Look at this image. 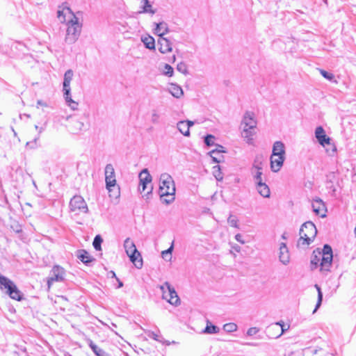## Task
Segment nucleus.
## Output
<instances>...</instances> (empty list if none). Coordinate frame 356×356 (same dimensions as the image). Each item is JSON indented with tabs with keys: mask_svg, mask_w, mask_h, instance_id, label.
<instances>
[{
	"mask_svg": "<svg viewBox=\"0 0 356 356\" xmlns=\"http://www.w3.org/2000/svg\"><path fill=\"white\" fill-rule=\"evenodd\" d=\"M35 128L36 130H38V135L39 136L44 129L43 127H39L38 125H35Z\"/></svg>",
	"mask_w": 356,
	"mask_h": 356,
	"instance_id": "nucleus-51",
	"label": "nucleus"
},
{
	"mask_svg": "<svg viewBox=\"0 0 356 356\" xmlns=\"http://www.w3.org/2000/svg\"><path fill=\"white\" fill-rule=\"evenodd\" d=\"M219 147L220 149H216L209 152L213 161L216 163H220L223 159V156L222 155V153L224 152V150L222 149L223 147L222 146H219Z\"/></svg>",
	"mask_w": 356,
	"mask_h": 356,
	"instance_id": "nucleus-26",
	"label": "nucleus"
},
{
	"mask_svg": "<svg viewBox=\"0 0 356 356\" xmlns=\"http://www.w3.org/2000/svg\"><path fill=\"white\" fill-rule=\"evenodd\" d=\"M103 240L100 235H97L93 241L92 245L94 248L96 250H101V244L102 243Z\"/></svg>",
	"mask_w": 356,
	"mask_h": 356,
	"instance_id": "nucleus-39",
	"label": "nucleus"
},
{
	"mask_svg": "<svg viewBox=\"0 0 356 356\" xmlns=\"http://www.w3.org/2000/svg\"><path fill=\"white\" fill-rule=\"evenodd\" d=\"M173 250V243L170 245V247L165 250L162 251L161 256L163 259L166 261H170L172 259V252Z\"/></svg>",
	"mask_w": 356,
	"mask_h": 356,
	"instance_id": "nucleus-35",
	"label": "nucleus"
},
{
	"mask_svg": "<svg viewBox=\"0 0 356 356\" xmlns=\"http://www.w3.org/2000/svg\"><path fill=\"white\" fill-rule=\"evenodd\" d=\"M177 70L179 72H181V73H182V74H184L185 75L188 74V67H187L186 64L185 63H184V62H181V63L177 64Z\"/></svg>",
	"mask_w": 356,
	"mask_h": 356,
	"instance_id": "nucleus-40",
	"label": "nucleus"
},
{
	"mask_svg": "<svg viewBox=\"0 0 356 356\" xmlns=\"http://www.w3.org/2000/svg\"><path fill=\"white\" fill-rule=\"evenodd\" d=\"M320 74L326 79L333 81L334 83H337V80L334 79V75L332 73L328 72L324 70L319 69Z\"/></svg>",
	"mask_w": 356,
	"mask_h": 356,
	"instance_id": "nucleus-34",
	"label": "nucleus"
},
{
	"mask_svg": "<svg viewBox=\"0 0 356 356\" xmlns=\"http://www.w3.org/2000/svg\"><path fill=\"white\" fill-rule=\"evenodd\" d=\"M176 60V56L175 55H173L172 57V63H175Z\"/></svg>",
	"mask_w": 356,
	"mask_h": 356,
	"instance_id": "nucleus-58",
	"label": "nucleus"
},
{
	"mask_svg": "<svg viewBox=\"0 0 356 356\" xmlns=\"http://www.w3.org/2000/svg\"><path fill=\"white\" fill-rule=\"evenodd\" d=\"M257 127V120L254 114L250 111H246L243 117L241 127L242 129L241 135L247 143H253V136L255 134L254 129Z\"/></svg>",
	"mask_w": 356,
	"mask_h": 356,
	"instance_id": "nucleus-3",
	"label": "nucleus"
},
{
	"mask_svg": "<svg viewBox=\"0 0 356 356\" xmlns=\"http://www.w3.org/2000/svg\"><path fill=\"white\" fill-rule=\"evenodd\" d=\"M110 273L111 274L112 277L118 278V277H116L115 273L113 271H111V272H110Z\"/></svg>",
	"mask_w": 356,
	"mask_h": 356,
	"instance_id": "nucleus-57",
	"label": "nucleus"
},
{
	"mask_svg": "<svg viewBox=\"0 0 356 356\" xmlns=\"http://www.w3.org/2000/svg\"><path fill=\"white\" fill-rule=\"evenodd\" d=\"M284 356H291V355H284Z\"/></svg>",
	"mask_w": 356,
	"mask_h": 356,
	"instance_id": "nucleus-64",
	"label": "nucleus"
},
{
	"mask_svg": "<svg viewBox=\"0 0 356 356\" xmlns=\"http://www.w3.org/2000/svg\"><path fill=\"white\" fill-rule=\"evenodd\" d=\"M213 175L218 181H221L223 179L222 173L218 165L213 167Z\"/></svg>",
	"mask_w": 356,
	"mask_h": 356,
	"instance_id": "nucleus-36",
	"label": "nucleus"
},
{
	"mask_svg": "<svg viewBox=\"0 0 356 356\" xmlns=\"http://www.w3.org/2000/svg\"><path fill=\"white\" fill-rule=\"evenodd\" d=\"M160 115L156 109H153L151 113V122L153 124H158L159 122Z\"/></svg>",
	"mask_w": 356,
	"mask_h": 356,
	"instance_id": "nucleus-41",
	"label": "nucleus"
},
{
	"mask_svg": "<svg viewBox=\"0 0 356 356\" xmlns=\"http://www.w3.org/2000/svg\"><path fill=\"white\" fill-rule=\"evenodd\" d=\"M257 192L264 197H269L270 191L268 186L263 181L255 184Z\"/></svg>",
	"mask_w": 356,
	"mask_h": 356,
	"instance_id": "nucleus-20",
	"label": "nucleus"
},
{
	"mask_svg": "<svg viewBox=\"0 0 356 356\" xmlns=\"http://www.w3.org/2000/svg\"><path fill=\"white\" fill-rule=\"evenodd\" d=\"M140 4L141 10H140L139 13H149L151 15H154L156 13V10L152 9V6L149 1V0H139Z\"/></svg>",
	"mask_w": 356,
	"mask_h": 356,
	"instance_id": "nucleus-24",
	"label": "nucleus"
},
{
	"mask_svg": "<svg viewBox=\"0 0 356 356\" xmlns=\"http://www.w3.org/2000/svg\"><path fill=\"white\" fill-rule=\"evenodd\" d=\"M232 248L237 252H239L241 251V247L238 245H233Z\"/></svg>",
	"mask_w": 356,
	"mask_h": 356,
	"instance_id": "nucleus-52",
	"label": "nucleus"
},
{
	"mask_svg": "<svg viewBox=\"0 0 356 356\" xmlns=\"http://www.w3.org/2000/svg\"><path fill=\"white\" fill-rule=\"evenodd\" d=\"M88 344L96 356H111L109 354L106 353L104 350L99 348L95 343H93V341L91 339L88 340Z\"/></svg>",
	"mask_w": 356,
	"mask_h": 356,
	"instance_id": "nucleus-28",
	"label": "nucleus"
},
{
	"mask_svg": "<svg viewBox=\"0 0 356 356\" xmlns=\"http://www.w3.org/2000/svg\"><path fill=\"white\" fill-rule=\"evenodd\" d=\"M165 286H166V289H168V295H170L168 302L175 306L180 305V299L175 288L168 282H165Z\"/></svg>",
	"mask_w": 356,
	"mask_h": 356,
	"instance_id": "nucleus-18",
	"label": "nucleus"
},
{
	"mask_svg": "<svg viewBox=\"0 0 356 356\" xmlns=\"http://www.w3.org/2000/svg\"><path fill=\"white\" fill-rule=\"evenodd\" d=\"M185 122H186L187 123V124L188 125V128H189V129H190V127H191V126H193V125L194 124V122H193V121H191V120H186Z\"/></svg>",
	"mask_w": 356,
	"mask_h": 356,
	"instance_id": "nucleus-54",
	"label": "nucleus"
},
{
	"mask_svg": "<svg viewBox=\"0 0 356 356\" xmlns=\"http://www.w3.org/2000/svg\"><path fill=\"white\" fill-rule=\"evenodd\" d=\"M315 287L318 291V301H317L316 307H315L313 313H315L316 312V310L318 309V307L321 306L322 300H323V293H322L320 286L316 284Z\"/></svg>",
	"mask_w": 356,
	"mask_h": 356,
	"instance_id": "nucleus-37",
	"label": "nucleus"
},
{
	"mask_svg": "<svg viewBox=\"0 0 356 356\" xmlns=\"http://www.w3.org/2000/svg\"><path fill=\"white\" fill-rule=\"evenodd\" d=\"M279 259L284 265H287L290 261V254L286 244L282 242L279 248Z\"/></svg>",
	"mask_w": 356,
	"mask_h": 356,
	"instance_id": "nucleus-16",
	"label": "nucleus"
},
{
	"mask_svg": "<svg viewBox=\"0 0 356 356\" xmlns=\"http://www.w3.org/2000/svg\"><path fill=\"white\" fill-rule=\"evenodd\" d=\"M65 277V270L58 265L54 266L51 272L50 277L47 280V284L49 287L54 282H63Z\"/></svg>",
	"mask_w": 356,
	"mask_h": 356,
	"instance_id": "nucleus-11",
	"label": "nucleus"
},
{
	"mask_svg": "<svg viewBox=\"0 0 356 356\" xmlns=\"http://www.w3.org/2000/svg\"><path fill=\"white\" fill-rule=\"evenodd\" d=\"M106 189L108 191L109 196L112 198L117 199L120 195V186L115 184L114 186L106 188Z\"/></svg>",
	"mask_w": 356,
	"mask_h": 356,
	"instance_id": "nucleus-31",
	"label": "nucleus"
},
{
	"mask_svg": "<svg viewBox=\"0 0 356 356\" xmlns=\"http://www.w3.org/2000/svg\"><path fill=\"white\" fill-rule=\"evenodd\" d=\"M286 156H270V168L273 172H277L280 170L285 161Z\"/></svg>",
	"mask_w": 356,
	"mask_h": 356,
	"instance_id": "nucleus-17",
	"label": "nucleus"
},
{
	"mask_svg": "<svg viewBox=\"0 0 356 356\" xmlns=\"http://www.w3.org/2000/svg\"><path fill=\"white\" fill-rule=\"evenodd\" d=\"M156 337H157V335H155L154 339L156 340H158Z\"/></svg>",
	"mask_w": 356,
	"mask_h": 356,
	"instance_id": "nucleus-62",
	"label": "nucleus"
},
{
	"mask_svg": "<svg viewBox=\"0 0 356 356\" xmlns=\"http://www.w3.org/2000/svg\"><path fill=\"white\" fill-rule=\"evenodd\" d=\"M70 209L75 214L86 213L88 211L87 204L80 195H74L70 202Z\"/></svg>",
	"mask_w": 356,
	"mask_h": 356,
	"instance_id": "nucleus-9",
	"label": "nucleus"
},
{
	"mask_svg": "<svg viewBox=\"0 0 356 356\" xmlns=\"http://www.w3.org/2000/svg\"><path fill=\"white\" fill-rule=\"evenodd\" d=\"M57 17L61 23L67 26L65 42L70 44L75 43L81 35L82 23L72 10L64 4L59 6Z\"/></svg>",
	"mask_w": 356,
	"mask_h": 356,
	"instance_id": "nucleus-1",
	"label": "nucleus"
},
{
	"mask_svg": "<svg viewBox=\"0 0 356 356\" xmlns=\"http://www.w3.org/2000/svg\"><path fill=\"white\" fill-rule=\"evenodd\" d=\"M315 136L318 142L322 145H330L331 142L330 138L327 136L325 131L322 127H318L315 130Z\"/></svg>",
	"mask_w": 356,
	"mask_h": 356,
	"instance_id": "nucleus-14",
	"label": "nucleus"
},
{
	"mask_svg": "<svg viewBox=\"0 0 356 356\" xmlns=\"http://www.w3.org/2000/svg\"><path fill=\"white\" fill-rule=\"evenodd\" d=\"M141 41L147 49L150 50L155 49V40L153 37L150 35L143 36L141 38Z\"/></svg>",
	"mask_w": 356,
	"mask_h": 356,
	"instance_id": "nucleus-29",
	"label": "nucleus"
},
{
	"mask_svg": "<svg viewBox=\"0 0 356 356\" xmlns=\"http://www.w3.org/2000/svg\"><path fill=\"white\" fill-rule=\"evenodd\" d=\"M223 330L226 332H233L237 330V325L234 323H228L223 325Z\"/></svg>",
	"mask_w": 356,
	"mask_h": 356,
	"instance_id": "nucleus-38",
	"label": "nucleus"
},
{
	"mask_svg": "<svg viewBox=\"0 0 356 356\" xmlns=\"http://www.w3.org/2000/svg\"><path fill=\"white\" fill-rule=\"evenodd\" d=\"M323 257L322 262L320 264V270L324 274H327L330 271L332 265L333 254L331 246L326 244L323 246V252H321Z\"/></svg>",
	"mask_w": 356,
	"mask_h": 356,
	"instance_id": "nucleus-8",
	"label": "nucleus"
},
{
	"mask_svg": "<svg viewBox=\"0 0 356 356\" xmlns=\"http://www.w3.org/2000/svg\"><path fill=\"white\" fill-rule=\"evenodd\" d=\"M227 222L230 226L238 228V219L236 216L230 215L227 219Z\"/></svg>",
	"mask_w": 356,
	"mask_h": 356,
	"instance_id": "nucleus-42",
	"label": "nucleus"
},
{
	"mask_svg": "<svg viewBox=\"0 0 356 356\" xmlns=\"http://www.w3.org/2000/svg\"><path fill=\"white\" fill-rule=\"evenodd\" d=\"M0 288L6 289V293L10 298L20 301L22 299V293L17 289L15 284L8 277L0 274Z\"/></svg>",
	"mask_w": 356,
	"mask_h": 356,
	"instance_id": "nucleus-7",
	"label": "nucleus"
},
{
	"mask_svg": "<svg viewBox=\"0 0 356 356\" xmlns=\"http://www.w3.org/2000/svg\"><path fill=\"white\" fill-rule=\"evenodd\" d=\"M40 136L38 135L34 139L32 140L33 143L36 144H39Z\"/></svg>",
	"mask_w": 356,
	"mask_h": 356,
	"instance_id": "nucleus-53",
	"label": "nucleus"
},
{
	"mask_svg": "<svg viewBox=\"0 0 356 356\" xmlns=\"http://www.w3.org/2000/svg\"><path fill=\"white\" fill-rule=\"evenodd\" d=\"M168 90L170 93L175 98H180L184 95L182 88L176 83H171Z\"/></svg>",
	"mask_w": 356,
	"mask_h": 356,
	"instance_id": "nucleus-27",
	"label": "nucleus"
},
{
	"mask_svg": "<svg viewBox=\"0 0 356 356\" xmlns=\"http://www.w3.org/2000/svg\"><path fill=\"white\" fill-rule=\"evenodd\" d=\"M251 174L253 176V179L255 184L264 181L262 178L263 172L261 162H259L258 161H254L253 166L251 168Z\"/></svg>",
	"mask_w": 356,
	"mask_h": 356,
	"instance_id": "nucleus-15",
	"label": "nucleus"
},
{
	"mask_svg": "<svg viewBox=\"0 0 356 356\" xmlns=\"http://www.w3.org/2000/svg\"><path fill=\"white\" fill-rule=\"evenodd\" d=\"M312 210L318 216H320L321 218H325L326 216V207L323 201L317 197L314 199L312 204Z\"/></svg>",
	"mask_w": 356,
	"mask_h": 356,
	"instance_id": "nucleus-13",
	"label": "nucleus"
},
{
	"mask_svg": "<svg viewBox=\"0 0 356 356\" xmlns=\"http://www.w3.org/2000/svg\"><path fill=\"white\" fill-rule=\"evenodd\" d=\"M354 233H355V237H356V226H355V228L354 229Z\"/></svg>",
	"mask_w": 356,
	"mask_h": 356,
	"instance_id": "nucleus-61",
	"label": "nucleus"
},
{
	"mask_svg": "<svg viewBox=\"0 0 356 356\" xmlns=\"http://www.w3.org/2000/svg\"><path fill=\"white\" fill-rule=\"evenodd\" d=\"M214 139H215V137L209 134V135L206 136L204 138V143L207 146H212L214 145Z\"/></svg>",
	"mask_w": 356,
	"mask_h": 356,
	"instance_id": "nucleus-44",
	"label": "nucleus"
},
{
	"mask_svg": "<svg viewBox=\"0 0 356 356\" xmlns=\"http://www.w3.org/2000/svg\"><path fill=\"white\" fill-rule=\"evenodd\" d=\"M156 27L154 29V33L158 35L159 38H163L165 34L168 33L169 29L168 24L161 22L157 24H155Z\"/></svg>",
	"mask_w": 356,
	"mask_h": 356,
	"instance_id": "nucleus-23",
	"label": "nucleus"
},
{
	"mask_svg": "<svg viewBox=\"0 0 356 356\" xmlns=\"http://www.w3.org/2000/svg\"><path fill=\"white\" fill-rule=\"evenodd\" d=\"M299 234L298 247L306 248L314 240L317 234V229L312 222L307 221L301 226Z\"/></svg>",
	"mask_w": 356,
	"mask_h": 356,
	"instance_id": "nucleus-4",
	"label": "nucleus"
},
{
	"mask_svg": "<svg viewBox=\"0 0 356 356\" xmlns=\"http://www.w3.org/2000/svg\"><path fill=\"white\" fill-rule=\"evenodd\" d=\"M175 185L172 177L168 173H163L159 179V193L163 202L168 204L175 199Z\"/></svg>",
	"mask_w": 356,
	"mask_h": 356,
	"instance_id": "nucleus-2",
	"label": "nucleus"
},
{
	"mask_svg": "<svg viewBox=\"0 0 356 356\" xmlns=\"http://www.w3.org/2000/svg\"><path fill=\"white\" fill-rule=\"evenodd\" d=\"M235 239L241 244H244L245 243L243 239V236L241 234H236Z\"/></svg>",
	"mask_w": 356,
	"mask_h": 356,
	"instance_id": "nucleus-48",
	"label": "nucleus"
},
{
	"mask_svg": "<svg viewBox=\"0 0 356 356\" xmlns=\"http://www.w3.org/2000/svg\"><path fill=\"white\" fill-rule=\"evenodd\" d=\"M159 51L163 54L171 52L172 50L171 42L166 38H159L158 40Z\"/></svg>",
	"mask_w": 356,
	"mask_h": 356,
	"instance_id": "nucleus-19",
	"label": "nucleus"
},
{
	"mask_svg": "<svg viewBox=\"0 0 356 356\" xmlns=\"http://www.w3.org/2000/svg\"><path fill=\"white\" fill-rule=\"evenodd\" d=\"M124 248L130 261L137 268H141L143 266V259L140 253L136 249L134 241L129 238H126L124 242Z\"/></svg>",
	"mask_w": 356,
	"mask_h": 356,
	"instance_id": "nucleus-6",
	"label": "nucleus"
},
{
	"mask_svg": "<svg viewBox=\"0 0 356 356\" xmlns=\"http://www.w3.org/2000/svg\"><path fill=\"white\" fill-rule=\"evenodd\" d=\"M73 75L74 73L72 70H68L65 72L63 78V91L67 105L72 110L75 111L78 108L79 104L72 99L71 95L70 83L72 80Z\"/></svg>",
	"mask_w": 356,
	"mask_h": 356,
	"instance_id": "nucleus-5",
	"label": "nucleus"
},
{
	"mask_svg": "<svg viewBox=\"0 0 356 356\" xmlns=\"http://www.w3.org/2000/svg\"><path fill=\"white\" fill-rule=\"evenodd\" d=\"M39 106L48 107V104L47 102L39 99L37 101V108H39Z\"/></svg>",
	"mask_w": 356,
	"mask_h": 356,
	"instance_id": "nucleus-49",
	"label": "nucleus"
},
{
	"mask_svg": "<svg viewBox=\"0 0 356 356\" xmlns=\"http://www.w3.org/2000/svg\"><path fill=\"white\" fill-rule=\"evenodd\" d=\"M12 228L13 229V230L16 232V233H19L22 232V228H21V226L19 225H17L15 226V227H14L13 226H12Z\"/></svg>",
	"mask_w": 356,
	"mask_h": 356,
	"instance_id": "nucleus-50",
	"label": "nucleus"
},
{
	"mask_svg": "<svg viewBox=\"0 0 356 356\" xmlns=\"http://www.w3.org/2000/svg\"><path fill=\"white\" fill-rule=\"evenodd\" d=\"M281 328H282V332H281V334H280L279 336H280L281 334H282L285 332V330H286V329H285V327H281Z\"/></svg>",
	"mask_w": 356,
	"mask_h": 356,
	"instance_id": "nucleus-59",
	"label": "nucleus"
},
{
	"mask_svg": "<svg viewBox=\"0 0 356 356\" xmlns=\"http://www.w3.org/2000/svg\"><path fill=\"white\" fill-rule=\"evenodd\" d=\"M285 146L281 141L274 143L272 150V156H285Z\"/></svg>",
	"mask_w": 356,
	"mask_h": 356,
	"instance_id": "nucleus-21",
	"label": "nucleus"
},
{
	"mask_svg": "<svg viewBox=\"0 0 356 356\" xmlns=\"http://www.w3.org/2000/svg\"><path fill=\"white\" fill-rule=\"evenodd\" d=\"M258 332H259V329L255 327H250L248 330L247 334L248 336H253V335H255Z\"/></svg>",
	"mask_w": 356,
	"mask_h": 356,
	"instance_id": "nucleus-46",
	"label": "nucleus"
},
{
	"mask_svg": "<svg viewBox=\"0 0 356 356\" xmlns=\"http://www.w3.org/2000/svg\"><path fill=\"white\" fill-rule=\"evenodd\" d=\"M165 71L163 72V74L168 76H172L173 75V68L168 64H165L164 65Z\"/></svg>",
	"mask_w": 356,
	"mask_h": 356,
	"instance_id": "nucleus-45",
	"label": "nucleus"
},
{
	"mask_svg": "<svg viewBox=\"0 0 356 356\" xmlns=\"http://www.w3.org/2000/svg\"><path fill=\"white\" fill-rule=\"evenodd\" d=\"M39 144H36L35 143H33V141H29L26 143V146L30 149H35L37 148L38 147H39Z\"/></svg>",
	"mask_w": 356,
	"mask_h": 356,
	"instance_id": "nucleus-47",
	"label": "nucleus"
},
{
	"mask_svg": "<svg viewBox=\"0 0 356 356\" xmlns=\"http://www.w3.org/2000/svg\"><path fill=\"white\" fill-rule=\"evenodd\" d=\"M118 282V285L117 286V288H121L122 286H123V283L122 282H121L118 278H116Z\"/></svg>",
	"mask_w": 356,
	"mask_h": 356,
	"instance_id": "nucleus-55",
	"label": "nucleus"
},
{
	"mask_svg": "<svg viewBox=\"0 0 356 356\" xmlns=\"http://www.w3.org/2000/svg\"><path fill=\"white\" fill-rule=\"evenodd\" d=\"M220 329L218 327L212 325L209 321H207V326L203 332L206 334H216L219 332Z\"/></svg>",
	"mask_w": 356,
	"mask_h": 356,
	"instance_id": "nucleus-32",
	"label": "nucleus"
},
{
	"mask_svg": "<svg viewBox=\"0 0 356 356\" xmlns=\"http://www.w3.org/2000/svg\"><path fill=\"white\" fill-rule=\"evenodd\" d=\"M76 257L79 259L83 264L88 265L90 263L93 261L95 259L92 257V256L85 250H79L76 252Z\"/></svg>",
	"mask_w": 356,
	"mask_h": 356,
	"instance_id": "nucleus-22",
	"label": "nucleus"
},
{
	"mask_svg": "<svg viewBox=\"0 0 356 356\" xmlns=\"http://www.w3.org/2000/svg\"><path fill=\"white\" fill-rule=\"evenodd\" d=\"M160 289L162 291L163 299L166 300L168 302L170 295H168V289H166V286H165V283L163 285L160 286Z\"/></svg>",
	"mask_w": 356,
	"mask_h": 356,
	"instance_id": "nucleus-43",
	"label": "nucleus"
},
{
	"mask_svg": "<svg viewBox=\"0 0 356 356\" xmlns=\"http://www.w3.org/2000/svg\"><path fill=\"white\" fill-rule=\"evenodd\" d=\"M275 325H276V326L280 325L281 327H284V323H283V322H278V323H275Z\"/></svg>",
	"mask_w": 356,
	"mask_h": 356,
	"instance_id": "nucleus-56",
	"label": "nucleus"
},
{
	"mask_svg": "<svg viewBox=\"0 0 356 356\" xmlns=\"http://www.w3.org/2000/svg\"><path fill=\"white\" fill-rule=\"evenodd\" d=\"M140 184L138 190L140 193L145 192L146 189H148L147 193H150L153 189L151 185L152 176L148 172L147 169H143L139 174Z\"/></svg>",
	"mask_w": 356,
	"mask_h": 356,
	"instance_id": "nucleus-10",
	"label": "nucleus"
},
{
	"mask_svg": "<svg viewBox=\"0 0 356 356\" xmlns=\"http://www.w3.org/2000/svg\"><path fill=\"white\" fill-rule=\"evenodd\" d=\"M177 127L178 130L185 136H190V129L188 128V125L187 123L184 121H179L177 124Z\"/></svg>",
	"mask_w": 356,
	"mask_h": 356,
	"instance_id": "nucleus-30",
	"label": "nucleus"
},
{
	"mask_svg": "<svg viewBox=\"0 0 356 356\" xmlns=\"http://www.w3.org/2000/svg\"><path fill=\"white\" fill-rule=\"evenodd\" d=\"M72 131L73 133H76V132L82 130L83 127H84L83 122H82L79 120H74L72 122Z\"/></svg>",
	"mask_w": 356,
	"mask_h": 356,
	"instance_id": "nucleus-33",
	"label": "nucleus"
},
{
	"mask_svg": "<svg viewBox=\"0 0 356 356\" xmlns=\"http://www.w3.org/2000/svg\"><path fill=\"white\" fill-rule=\"evenodd\" d=\"M156 337H157V335H155L154 339L156 340H158Z\"/></svg>",
	"mask_w": 356,
	"mask_h": 356,
	"instance_id": "nucleus-63",
	"label": "nucleus"
},
{
	"mask_svg": "<svg viewBox=\"0 0 356 356\" xmlns=\"http://www.w3.org/2000/svg\"><path fill=\"white\" fill-rule=\"evenodd\" d=\"M322 259L321 252L314 251L311 258V268L313 270L316 268L318 266H320Z\"/></svg>",
	"mask_w": 356,
	"mask_h": 356,
	"instance_id": "nucleus-25",
	"label": "nucleus"
},
{
	"mask_svg": "<svg viewBox=\"0 0 356 356\" xmlns=\"http://www.w3.org/2000/svg\"><path fill=\"white\" fill-rule=\"evenodd\" d=\"M282 239H284V240H286V234H285V233H284V234L282 235Z\"/></svg>",
	"mask_w": 356,
	"mask_h": 356,
	"instance_id": "nucleus-60",
	"label": "nucleus"
},
{
	"mask_svg": "<svg viewBox=\"0 0 356 356\" xmlns=\"http://www.w3.org/2000/svg\"><path fill=\"white\" fill-rule=\"evenodd\" d=\"M106 188L114 186L116 183L115 170L112 164L108 163L105 167Z\"/></svg>",
	"mask_w": 356,
	"mask_h": 356,
	"instance_id": "nucleus-12",
	"label": "nucleus"
}]
</instances>
